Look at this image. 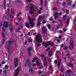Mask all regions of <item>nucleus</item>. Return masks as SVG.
<instances>
[{"instance_id": "nucleus-49", "label": "nucleus", "mask_w": 76, "mask_h": 76, "mask_svg": "<svg viewBox=\"0 0 76 76\" xmlns=\"http://www.w3.org/2000/svg\"><path fill=\"white\" fill-rule=\"evenodd\" d=\"M53 20V18H50L49 19V20L50 21H52V20Z\"/></svg>"}, {"instance_id": "nucleus-48", "label": "nucleus", "mask_w": 76, "mask_h": 76, "mask_svg": "<svg viewBox=\"0 0 76 76\" xmlns=\"http://www.w3.org/2000/svg\"><path fill=\"white\" fill-rule=\"evenodd\" d=\"M66 57H67L68 58H69L70 57V55L69 54H67L66 55Z\"/></svg>"}, {"instance_id": "nucleus-62", "label": "nucleus", "mask_w": 76, "mask_h": 76, "mask_svg": "<svg viewBox=\"0 0 76 76\" xmlns=\"http://www.w3.org/2000/svg\"><path fill=\"white\" fill-rule=\"evenodd\" d=\"M75 31H76V25H75Z\"/></svg>"}, {"instance_id": "nucleus-28", "label": "nucleus", "mask_w": 76, "mask_h": 76, "mask_svg": "<svg viewBox=\"0 0 76 76\" xmlns=\"http://www.w3.org/2000/svg\"><path fill=\"white\" fill-rule=\"evenodd\" d=\"M15 31H16V32H19V31H20V28H17L15 30Z\"/></svg>"}, {"instance_id": "nucleus-61", "label": "nucleus", "mask_w": 76, "mask_h": 76, "mask_svg": "<svg viewBox=\"0 0 76 76\" xmlns=\"http://www.w3.org/2000/svg\"><path fill=\"white\" fill-rule=\"evenodd\" d=\"M0 26H3V24H2V23H0Z\"/></svg>"}, {"instance_id": "nucleus-12", "label": "nucleus", "mask_w": 76, "mask_h": 76, "mask_svg": "<svg viewBox=\"0 0 76 76\" xmlns=\"http://www.w3.org/2000/svg\"><path fill=\"white\" fill-rule=\"evenodd\" d=\"M58 13L57 12H56L55 15H54V16L55 17V19H57V18H58Z\"/></svg>"}, {"instance_id": "nucleus-30", "label": "nucleus", "mask_w": 76, "mask_h": 76, "mask_svg": "<svg viewBox=\"0 0 76 76\" xmlns=\"http://www.w3.org/2000/svg\"><path fill=\"white\" fill-rule=\"evenodd\" d=\"M41 1V3H40V5L41 6H42V4H43V0H40Z\"/></svg>"}, {"instance_id": "nucleus-29", "label": "nucleus", "mask_w": 76, "mask_h": 76, "mask_svg": "<svg viewBox=\"0 0 76 76\" xmlns=\"http://www.w3.org/2000/svg\"><path fill=\"white\" fill-rule=\"evenodd\" d=\"M22 13H21L20 12H19V13H17V16H19V15H21Z\"/></svg>"}, {"instance_id": "nucleus-64", "label": "nucleus", "mask_w": 76, "mask_h": 76, "mask_svg": "<svg viewBox=\"0 0 76 76\" xmlns=\"http://www.w3.org/2000/svg\"><path fill=\"white\" fill-rule=\"evenodd\" d=\"M63 14V13H62V12H60L59 13V15H62Z\"/></svg>"}, {"instance_id": "nucleus-16", "label": "nucleus", "mask_w": 76, "mask_h": 76, "mask_svg": "<svg viewBox=\"0 0 76 76\" xmlns=\"http://www.w3.org/2000/svg\"><path fill=\"white\" fill-rule=\"evenodd\" d=\"M9 29L10 30V32H12V31H13V28H12V26L10 25V26Z\"/></svg>"}, {"instance_id": "nucleus-9", "label": "nucleus", "mask_w": 76, "mask_h": 76, "mask_svg": "<svg viewBox=\"0 0 76 76\" xmlns=\"http://www.w3.org/2000/svg\"><path fill=\"white\" fill-rule=\"evenodd\" d=\"M42 31L43 34H45L47 31V27H43L42 28Z\"/></svg>"}, {"instance_id": "nucleus-34", "label": "nucleus", "mask_w": 76, "mask_h": 76, "mask_svg": "<svg viewBox=\"0 0 76 76\" xmlns=\"http://www.w3.org/2000/svg\"><path fill=\"white\" fill-rule=\"evenodd\" d=\"M51 53H52V52L51 51H50L49 52L48 56H49V57H50V56H51Z\"/></svg>"}, {"instance_id": "nucleus-19", "label": "nucleus", "mask_w": 76, "mask_h": 76, "mask_svg": "<svg viewBox=\"0 0 76 76\" xmlns=\"http://www.w3.org/2000/svg\"><path fill=\"white\" fill-rule=\"evenodd\" d=\"M68 3L67 4V5L69 6L70 5V6H71L72 5V4L71 3V2L70 1V0H69L68 1Z\"/></svg>"}, {"instance_id": "nucleus-4", "label": "nucleus", "mask_w": 76, "mask_h": 76, "mask_svg": "<svg viewBox=\"0 0 76 76\" xmlns=\"http://www.w3.org/2000/svg\"><path fill=\"white\" fill-rule=\"evenodd\" d=\"M35 8L33 5H32L30 7V10L29 13L30 14H33L34 12Z\"/></svg>"}, {"instance_id": "nucleus-8", "label": "nucleus", "mask_w": 76, "mask_h": 76, "mask_svg": "<svg viewBox=\"0 0 76 76\" xmlns=\"http://www.w3.org/2000/svg\"><path fill=\"white\" fill-rule=\"evenodd\" d=\"M20 68H17V69H16L15 71V76H18V73H19V71H20Z\"/></svg>"}, {"instance_id": "nucleus-14", "label": "nucleus", "mask_w": 76, "mask_h": 76, "mask_svg": "<svg viewBox=\"0 0 76 76\" xmlns=\"http://www.w3.org/2000/svg\"><path fill=\"white\" fill-rule=\"evenodd\" d=\"M13 42V39H10V42H8V44L9 45H11L12 44Z\"/></svg>"}, {"instance_id": "nucleus-21", "label": "nucleus", "mask_w": 76, "mask_h": 76, "mask_svg": "<svg viewBox=\"0 0 76 76\" xmlns=\"http://www.w3.org/2000/svg\"><path fill=\"white\" fill-rule=\"evenodd\" d=\"M53 10H58V8H57L56 7H54L53 8Z\"/></svg>"}, {"instance_id": "nucleus-58", "label": "nucleus", "mask_w": 76, "mask_h": 76, "mask_svg": "<svg viewBox=\"0 0 76 76\" xmlns=\"http://www.w3.org/2000/svg\"><path fill=\"white\" fill-rule=\"evenodd\" d=\"M64 47V44H62L61 45V48H63Z\"/></svg>"}, {"instance_id": "nucleus-15", "label": "nucleus", "mask_w": 76, "mask_h": 76, "mask_svg": "<svg viewBox=\"0 0 76 76\" xmlns=\"http://www.w3.org/2000/svg\"><path fill=\"white\" fill-rule=\"evenodd\" d=\"M67 18V16H66V15H64L63 16V20L65 21L66 20V19Z\"/></svg>"}, {"instance_id": "nucleus-32", "label": "nucleus", "mask_w": 76, "mask_h": 76, "mask_svg": "<svg viewBox=\"0 0 76 76\" xmlns=\"http://www.w3.org/2000/svg\"><path fill=\"white\" fill-rule=\"evenodd\" d=\"M5 41H6V39H4L2 41L3 44H4V42H5Z\"/></svg>"}, {"instance_id": "nucleus-22", "label": "nucleus", "mask_w": 76, "mask_h": 76, "mask_svg": "<svg viewBox=\"0 0 76 76\" xmlns=\"http://www.w3.org/2000/svg\"><path fill=\"white\" fill-rule=\"evenodd\" d=\"M31 63H29V64H28V67H29V69L30 68H32V67H31Z\"/></svg>"}, {"instance_id": "nucleus-3", "label": "nucleus", "mask_w": 76, "mask_h": 76, "mask_svg": "<svg viewBox=\"0 0 76 76\" xmlns=\"http://www.w3.org/2000/svg\"><path fill=\"white\" fill-rule=\"evenodd\" d=\"M28 19L29 23L30 25L31 26H34V22H33L32 21H35V18H33L31 20V17L29 16L28 17Z\"/></svg>"}, {"instance_id": "nucleus-60", "label": "nucleus", "mask_w": 76, "mask_h": 76, "mask_svg": "<svg viewBox=\"0 0 76 76\" xmlns=\"http://www.w3.org/2000/svg\"><path fill=\"white\" fill-rule=\"evenodd\" d=\"M50 50V48H48L47 49V51H48L49 50Z\"/></svg>"}, {"instance_id": "nucleus-41", "label": "nucleus", "mask_w": 76, "mask_h": 76, "mask_svg": "<svg viewBox=\"0 0 76 76\" xmlns=\"http://www.w3.org/2000/svg\"><path fill=\"white\" fill-rule=\"evenodd\" d=\"M36 64H37V65H38V66H39V65H40L41 63L37 62V63H36Z\"/></svg>"}, {"instance_id": "nucleus-2", "label": "nucleus", "mask_w": 76, "mask_h": 76, "mask_svg": "<svg viewBox=\"0 0 76 76\" xmlns=\"http://www.w3.org/2000/svg\"><path fill=\"white\" fill-rule=\"evenodd\" d=\"M43 44L44 45V47H46V48H47V47H48V45H50L52 46H53V42L49 41L43 43Z\"/></svg>"}, {"instance_id": "nucleus-5", "label": "nucleus", "mask_w": 76, "mask_h": 76, "mask_svg": "<svg viewBox=\"0 0 76 76\" xmlns=\"http://www.w3.org/2000/svg\"><path fill=\"white\" fill-rule=\"evenodd\" d=\"M14 66L15 67L18 66V59L15 58L14 60Z\"/></svg>"}, {"instance_id": "nucleus-1", "label": "nucleus", "mask_w": 76, "mask_h": 76, "mask_svg": "<svg viewBox=\"0 0 76 76\" xmlns=\"http://www.w3.org/2000/svg\"><path fill=\"white\" fill-rule=\"evenodd\" d=\"M35 39L36 41L38 42L37 44V46L38 47H39L41 46V44L40 43L42 42V35L40 34H38L35 37Z\"/></svg>"}, {"instance_id": "nucleus-24", "label": "nucleus", "mask_w": 76, "mask_h": 76, "mask_svg": "<svg viewBox=\"0 0 76 76\" xmlns=\"http://www.w3.org/2000/svg\"><path fill=\"white\" fill-rule=\"evenodd\" d=\"M29 23H27L26 25V26L28 28H29Z\"/></svg>"}, {"instance_id": "nucleus-37", "label": "nucleus", "mask_w": 76, "mask_h": 76, "mask_svg": "<svg viewBox=\"0 0 76 76\" xmlns=\"http://www.w3.org/2000/svg\"><path fill=\"white\" fill-rule=\"evenodd\" d=\"M66 13L67 14H69V10H66Z\"/></svg>"}, {"instance_id": "nucleus-57", "label": "nucleus", "mask_w": 76, "mask_h": 76, "mask_svg": "<svg viewBox=\"0 0 76 76\" xmlns=\"http://www.w3.org/2000/svg\"><path fill=\"white\" fill-rule=\"evenodd\" d=\"M39 75H41V74H42V71H40L39 72Z\"/></svg>"}, {"instance_id": "nucleus-13", "label": "nucleus", "mask_w": 76, "mask_h": 76, "mask_svg": "<svg viewBox=\"0 0 76 76\" xmlns=\"http://www.w3.org/2000/svg\"><path fill=\"white\" fill-rule=\"evenodd\" d=\"M29 72L31 75L33 74V71L32 70V68H29Z\"/></svg>"}, {"instance_id": "nucleus-45", "label": "nucleus", "mask_w": 76, "mask_h": 76, "mask_svg": "<svg viewBox=\"0 0 76 76\" xmlns=\"http://www.w3.org/2000/svg\"><path fill=\"white\" fill-rule=\"evenodd\" d=\"M57 41L58 42H59V43H60L61 42H60V40L59 39H58L57 40Z\"/></svg>"}, {"instance_id": "nucleus-55", "label": "nucleus", "mask_w": 76, "mask_h": 76, "mask_svg": "<svg viewBox=\"0 0 76 76\" xmlns=\"http://www.w3.org/2000/svg\"><path fill=\"white\" fill-rule=\"evenodd\" d=\"M39 14H41V10H39Z\"/></svg>"}, {"instance_id": "nucleus-23", "label": "nucleus", "mask_w": 76, "mask_h": 76, "mask_svg": "<svg viewBox=\"0 0 76 76\" xmlns=\"http://www.w3.org/2000/svg\"><path fill=\"white\" fill-rule=\"evenodd\" d=\"M73 41H72V42H71V46L72 48H74V46H73Z\"/></svg>"}, {"instance_id": "nucleus-27", "label": "nucleus", "mask_w": 76, "mask_h": 76, "mask_svg": "<svg viewBox=\"0 0 76 76\" xmlns=\"http://www.w3.org/2000/svg\"><path fill=\"white\" fill-rule=\"evenodd\" d=\"M36 57H35L34 58V60L32 61V63H34V62H35V61H36Z\"/></svg>"}, {"instance_id": "nucleus-20", "label": "nucleus", "mask_w": 76, "mask_h": 76, "mask_svg": "<svg viewBox=\"0 0 76 76\" xmlns=\"http://www.w3.org/2000/svg\"><path fill=\"white\" fill-rule=\"evenodd\" d=\"M72 70L70 69H68L66 71V73H71Z\"/></svg>"}, {"instance_id": "nucleus-52", "label": "nucleus", "mask_w": 76, "mask_h": 76, "mask_svg": "<svg viewBox=\"0 0 76 76\" xmlns=\"http://www.w3.org/2000/svg\"><path fill=\"white\" fill-rule=\"evenodd\" d=\"M25 45H26V44H27V42L26 40L24 42Z\"/></svg>"}, {"instance_id": "nucleus-46", "label": "nucleus", "mask_w": 76, "mask_h": 76, "mask_svg": "<svg viewBox=\"0 0 76 76\" xmlns=\"http://www.w3.org/2000/svg\"><path fill=\"white\" fill-rule=\"evenodd\" d=\"M72 7H76V4H74L72 5Z\"/></svg>"}, {"instance_id": "nucleus-59", "label": "nucleus", "mask_w": 76, "mask_h": 76, "mask_svg": "<svg viewBox=\"0 0 76 76\" xmlns=\"http://www.w3.org/2000/svg\"><path fill=\"white\" fill-rule=\"evenodd\" d=\"M19 29H23V27L22 26H20V28H19Z\"/></svg>"}, {"instance_id": "nucleus-44", "label": "nucleus", "mask_w": 76, "mask_h": 76, "mask_svg": "<svg viewBox=\"0 0 76 76\" xmlns=\"http://www.w3.org/2000/svg\"><path fill=\"white\" fill-rule=\"evenodd\" d=\"M4 73L5 74V75H6V73H7V72L6 71V70H4Z\"/></svg>"}, {"instance_id": "nucleus-11", "label": "nucleus", "mask_w": 76, "mask_h": 76, "mask_svg": "<svg viewBox=\"0 0 76 76\" xmlns=\"http://www.w3.org/2000/svg\"><path fill=\"white\" fill-rule=\"evenodd\" d=\"M44 18H45V16L44 15L41 16H39L38 18L39 20H40L41 19L42 20V19H43Z\"/></svg>"}, {"instance_id": "nucleus-47", "label": "nucleus", "mask_w": 76, "mask_h": 76, "mask_svg": "<svg viewBox=\"0 0 76 76\" xmlns=\"http://www.w3.org/2000/svg\"><path fill=\"white\" fill-rule=\"evenodd\" d=\"M29 62V60L27 59L26 61V64H28V63Z\"/></svg>"}, {"instance_id": "nucleus-56", "label": "nucleus", "mask_w": 76, "mask_h": 76, "mask_svg": "<svg viewBox=\"0 0 76 76\" xmlns=\"http://www.w3.org/2000/svg\"><path fill=\"white\" fill-rule=\"evenodd\" d=\"M55 64H57V60H56L55 61Z\"/></svg>"}, {"instance_id": "nucleus-40", "label": "nucleus", "mask_w": 76, "mask_h": 76, "mask_svg": "<svg viewBox=\"0 0 76 76\" xmlns=\"http://www.w3.org/2000/svg\"><path fill=\"white\" fill-rule=\"evenodd\" d=\"M68 66H71V67H72V66H73V65H72V64L71 63L69 64Z\"/></svg>"}, {"instance_id": "nucleus-33", "label": "nucleus", "mask_w": 76, "mask_h": 76, "mask_svg": "<svg viewBox=\"0 0 76 76\" xmlns=\"http://www.w3.org/2000/svg\"><path fill=\"white\" fill-rule=\"evenodd\" d=\"M69 22H70V20L69 18H68L67 20V23L68 24H69Z\"/></svg>"}, {"instance_id": "nucleus-38", "label": "nucleus", "mask_w": 76, "mask_h": 76, "mask_svg": "<svg viewBox=\"0 0 76 76\" xmlns=\"http://www.w3.org/2000/svg\"><path fill=\"white\" fill-rule=\"evenodd\" d=\"M61 72L62 73H63L64 72V69H63V68H61Z\"/></svg>"}, {"instance_id": "nucleus-39", "label": "nucleus", "mask_w": 76, "mask_h": 76, "mask_svg": "<svg viewBox=\"0 0 76 76\" xmlns=\"http://www.w3.org/2000/svg\"><path fill=\"white\" fill-rule=\"evenodd\" d=\"M66 3L65 2H64L62 3L63 6H66Z\"/></svg>"}, {"instance_id": "nucleus-43", "label": "nucleus", "mask_w": 76, "mask_h": 76, "mask_svg": "<svg viewBox=\"0 0 76 76\" xmlns=\"http://www.w3.org/2000/svg\"><path fill=\"white\" fill-rule=\"evenodd\" d=\"M5 69H8L9 66H7V65H6L5 66Z\"/></svg>"}, {"instance_id": "nucleus-31", "label": "nucleus", "mask_w": 76, "mask_h": 76, "mask_svg": "<svg viewBox=\"0 0 76 76\" xmlns=\"http://www.w3.org/2000/svg\"><path fill=\"white\" fill-rule=\"evenodd\" d=\"M49 68L50 70H52L53 69V66L50 65L49 66Z\"/></svg>"}, {"instance_id": "nucleus-35", "label": "nucleus", "mask_w": 76, "mask_h": 76, "mask_svg": "<svg viewBox=\"0 0 76 76\" xmlns=\"http://www.w3.org/2000/svg\"><path fill=\"white\" fill-rule=\"evenodd\" d=\"M42 23H43V24H45V23H46V20H43L42 21Z\"/></svg>"}, {"instance_id": "nucleus-25", "label": "nucleus", "mask_w": 76, "mask_h": 76, "mask_svg": "<svg viewBox=\"0 0 76 76\" xmlns=\"http://www.w3.org/2000/svg\"><path fill=\"white\" fill-rule=\"evenodd\" d=\"M61 64V61L59 60L58 61V66H60V64Z\"/></svg>"}, {"instance_id": "nucleus-7", "label": "nucleus", "mask_w": 76, "mask_h": 76, "mask_svg": "<svg viewBox=\"0 0 76 76\" xmlns=\"http://www.w3.org/2000/svg\"><path fill=\"white\" fill-rule=\"evenodd\" d=\"M32 49V48L31 46L29 47L27 49V52L30 57H31V50Z\"/></svg>"}, {"instance_id": "nucleus-36", "label": "nucleus", "mask_w": 76, "mask_h": 76, "mask_svg": "<svg viewBox=\"0 0 76 76\" xmlns=\"http://www.w3.org/2000/svg\"><path fill=\"white\" fill-rule=\"evenodd\" d=\"M47 27L49 29H50V28H51V26L50 24H48L47 25Z\"/></svg>"}, {"instance_id": "nucleus-6", "label": "nucleus", "mask_w": 76, "mask_h": 76, "mask_svg": "<svg viewBox=\"0 0 76 76\" xmlns=\"http://www.w3.org/2000/svg\"><path fill=\"white\" fill-rule=\"evenodd\" d=\"M3 26L4 28H7L9 26V23H8V22L4 21Z\"/></svg>"}, {"instance_id": "nucleus-51", "label": "nucleus", "mask_w": 76, "mask_h": 76, "mask_svg": "<svg viewBox=\"0 0 76 76\" xmlns=\"http://www.w3.org/2000/svg\"><path fill=\"white\" fill-rule=\"evenodd\" d=\"M18 20H19V21L20 22V21H21V18H20V17H19L18 18Z\"/></svg>"}, {"instance_id": "nucleus-17", "label": "nucleus", "mask_w": 76, "mask_h": 76, "mask_svg": "<svg viewBox=\"0 0 76 76\" xmlns=\"http://www.w3.org/2000/svg\"><path fill=\"white\" fill-rule=\"evenodd\" d=\"M6 47L8 49V50H12V48H11V47H10V46H6Z\"/></svg>"}, {"instance_id": "nucleus-26", "label": "nucleus", "mask_w": 76, "mask_h": 76, "mask_svg": "<svg viewBox=\"0 0 76 76\" xmlns=\"http://www.w3.org/2000/svg\"><path fill=\"white\" fill-rule=\"evenodd\" d=\"M14 12H15L13 10V9H12L11 10V13L12 14H13V13H14Z\"/></svg>"}, {"instance_id": "nucleus-63", "label": "nucleus", "mask_w": 76, "mask_h": 76, "mask_svg": "<svg viewBox=\"0 0 76 76\" xmlns=\"http://www.w3.org/2000/svg\"><path fill=\"white\" fill-rule=\"evenodd\" d=\"M58 21L59 22H60V23H61V22H61V20H60V19L58 20Z\"/></svg>"}, {"instance_id": "nucleus-54", "label": "nucleus", "mask_w": 76, "mask_h": 76, "mask_svg": "<svg viewBox=\"0 0 76 76\" xmlns=\"http://www.w3.org/2000/svg\"><path fill=\"white\" fill-rule=\"evenodd\" d=\"M41 56L42 57H44V55L43 54H42L41 55Z\"/></svg>"}, {"instance_id": "nucleus-53", "label": "nucleus", "mask_w": 76, "mask_h": 76, "mask_svg": "<svg viewBox=\"0 0 76 76\" xmlns=\"http://www.w3.org/2000/svg\"><path fill=\"white\" fill-rule=\"evenodd\" d=\"M17 3H20V0H17Z\"/></svg>"}, {"instance_id": "nucleus-10", "label": "nucleus", "mask_w": 76, "mask_h": 76, "mask_svg": "<svg viewBox=\"0 0 76 76\" xmlns=\"http://www.w3.org/2000/svg\"><path fill=\"white\" fill-rule=\"evenodd\" d=\"M48 64L47 63V60L46 58H45L44 59V63L43 64V65L45 67H46L47 65Z\"/></svg>"}, {"instance_id": "nucleus-18", "label": "nucleus", "mask_w": 76, "mask_h": 76, "mask_svg": "<svg viewBox=\"0 0 76 76\" xmlns=\"http://www.w3.org/2000/svg\"><path fill=\"white\" fill-rule=\"evenodd\" d=\"M41 22L40 21H38L37 22V26H40L41 25Z\"/></svg>"}, {"instance_id": "nucleus-42", "label": "nucleus", "mask_w": 76, "mask_h": 76, "mask_svg": "<svg viewBox=\"0 0 76 76\" xmlns=\"http://www.w3.org/2000/svg\"><path fill=\"white\" fill-rule=\"evenodd\" d=\"M29 42H32L33 41L32 39H29L28 40Z\"/></svg>"}, {"instance_id": "nucleus-50", "label": "nucleus", "mask_w": 76, "mask_h": 76, "mask_svg": "<svg viewBox=\"0 0 76 76\" xmlns=\"http://www.w3.org/2000/svg\"><path fill=\"white\" fill-rule=\"evenodd\" d=\"M4 35H5L4 34V33H3V32H2V37H4Z\"/></svg>"}]
</instances>
